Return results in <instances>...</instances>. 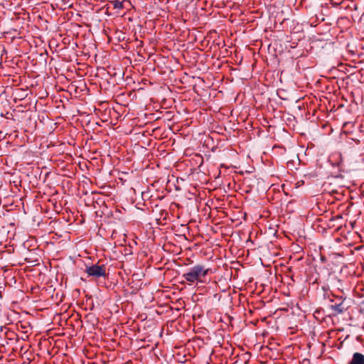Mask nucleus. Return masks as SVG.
I'll return each mask as SVG.
<instances>
[{"instance_id":"f257e3e1","label":"nucleus","mask_w":364,"mask_h":364,"mask_svg":"<svg viewBox=\"0 0 364 364\" xmlns=\"http://www.w3.org/2000/svg\"><path fill=\"white\" fill-rule=\"evenodd\" d=\"M209 269L204 266L196 264L192 267L188 272L183 274V277L188 282L193 283L196 281L200 282V278L205 277L208 273Z\"/></svg>"},{"instance_id":"f03ea898","label":"nucleus","mask_w":364,"mask_h":364,"mask_svg":"<svg viewBox=\"0 0 364 364\" xmlns=\"http://www.w3.org/2000/svg\"><path fill=\"white\" fill-rule=\"evenodd\" d=\"M90 276L100 277L105 275V270L102 266L92 265L86 269Z\"/></svg>"},{"instance_id":"7ed1b4c3","label":"nucleus","mask_w":364,"mask_h":364,"mask_svg":"<svg viewBox=\"0 0 364 364\" xmlns=\"http://www.w3.org/2000/svg\"><path fill=\"white\" fill-rule=\"evenodd\" d=\"M349 364H364V355L355 353Z\"/></svg>"},{"instance_id":"20e7f679","label":"nucleus","mask_w":364,"mask_h":364,"mask_svg":"<svg viewBox=\"0 0 364 364\" xmlns=\"http://www.w3.org/2000/svg\"><path fill=\"white\" fill-rule=\"evenodd\" d=\"M333 310H334L336 312H337V313H338V314L342 313V312L343 311V310H344V308L343 307V306H342V304H336V305H335V306H333Z\"/></svg>"},{"instance_id":"39448f33","label":"nucleus","mask_w":364,"mask_h":364,"mask_svg":"<svg viewBox=\"0 0 364 364\" xmlns=\"http://www.w3.org/2000/svg\"><path fill=\"white\" fill-rule=\"evenodd\" d=\"M114 6H115V8H119V7L122 6V4L121 3H117V4H115Z\"/></svg>"}]
</instances>
